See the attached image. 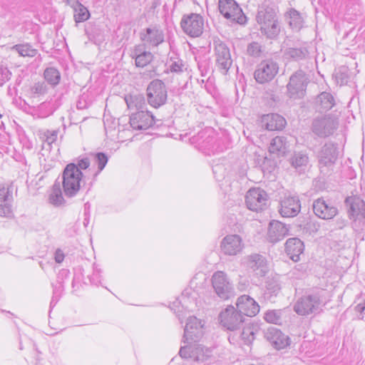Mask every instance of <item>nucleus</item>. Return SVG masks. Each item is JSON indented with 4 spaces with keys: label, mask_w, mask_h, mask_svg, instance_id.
<instances>
[{
    "label": "nucleus",
    "mask_w": 365,
    "mask_h": 365,
    "mask_svg": "<svg viewBox=\"0 0 365 365\" xmlns=\"http://www.w3.org/2000/svg\"><path fill=\"white\" fill-rule=\"evenodd\" d=\"M285 251L292 261L298 262L304 251V244L299 238H289L285 243Z\"/></svg>",
    "instance_id": "nucleus-27"
},
{
    "label": "nucleus",
    "mask_w": 365,
    "mask_h": 365,
    "mask_svg": "<svg viewBox=\"0 0 365 365\" xmlns=\"http://www.w3.org/2000/svg\"><path fill=\"white\" fill-rule=\"evenodd\" d=\"M88 103L87 102L86 98L83 96H81L77 103H76V107L79 110L86 109L88 108Z\"/></svg>",
    "instance_id": "nucleus-50"
},
{
    "label": "nucleus",
    "mask_w": 365,
    "mask_h": 365,
    "mask_svg": "<svg viewBox=\"0 0 365 365\" xmlns=\"http://www.w3.org/2000/svg\"><path fill=\"white\" fill-rule=\"evenodd\" d=\"M289 162L293 168L299 173L303 172L307 167L309 158L305 153L295 152L290 158Z\"/></svg>",
    "instance_id": "nucleus-32"
},
{
    "label": "nucleus",
    "mask_w": 365,
    "mask_h": 365,
    "mask_svg": "<svg viewBox=\"0 0 365 365\" xmlns=\"http://www.w3.org/2000/svg\"><path fill=\"white\" fill-rule=\"evenodd\" d=\"M259 24L260 25V31L262 34L269 38H276L280 31V27L277 19L268 22L266 21Z\"/></svg>",
    "instance_id": "nucleus-33"
},
{
    "label": "nucleus",
    "mask_w": 365,
    "mask_h": 365,
    "mask_svg": "<svg viewBox=\"0 0 365 365\" xmlns=\"http://www.w3.org/2000/svg\"><path fill=\"white\" fill-rule=\"evenodd\" d=\"M345 202L349 206L350 219L354 221L355 226L363 230L365 227V202L357 196L346 197Z\"/></svg>",
    "instance_id": "nucleus-4"
},
{
    "label": "nucleus",
    "mask_w": 365,
    "mask_h": 365,
    "mask_svg": "<svg viewBox=\"0 0 365 365\" xmlns=\"http://www.w3.org/2000/svg\"><path fill=\"white\" fill-rule=\"evenodd\" d=\"M290 26L297 31H299L303 26V19L300 14L295 9H291L289 11Z\"/></svg>",
    "instance_id": "nucleus-41"
},
{
    "label": "nucleus",
    "mask_w": 365,
    "mask_h": 365,
    "mask_svg": "<svg viewBox=\"0 0 365 365\" xmlns=\"http://www.w3.org/2000/svg\"><path fill=\"white\" fill-rule=\"evenodd\" d=\"M230 170V165L225 159H219L214 161L212 172L217 181H222L227 175Z\"/></svg>",
    "instance_id": "nucleus-31"
},
{
    "label": "nucleus",
    "mask_w": 365,
    "mask_h": 365,
    "mask_svg": "<svg viewBox=\"0 0 365 365\" xmlns=\"http://www.w3.org/2000/svg\"><path fill=\"white\" fill-rule=\"evenodd\" d=\"M338 121L336 118L325 115L321 118L313 120L312 132L321 138H326L332 135L337 128Z\"/></svg>",
    "instance_id": "nucleus-10"
},
{
    "label": "nucleus",
    "mask_w": 365,
    "mask_h": 365,
    "mask_svg": "<svg viewBox=\"0 0 365 365\" xmlns=\"http://www.w3.org/2000/svg\"><path fill=\"white\" fill-rule=\"evenodd\" d=\"M247 52L250 55L257 56L261 52V46L257 42H252L247 47Z\"/></svg>",
    "instance_id": "nucleus-48"
},
{
    "label": "nucleus",
    "mask_w": 365,
    "mask_h": 365,
    "mask_svg": "<svg viewBox=\"0 0 365 365\" xmlns=\"http://www.w3.org/2000/svg\"><path fill=\"white\" fill-rule=\"evenodd\" d=\"M279 71V66L277 62L267 59L262 61L257 67L254 76L259 83H265L271 81Z\"/></svg>",
    "instance_id": "nucleus-9"
},
{
    "label": "nucleus",
    "mask_w": 365,
    "mask_h": 365,
    "mask_svg": "<svg viewBox=\"0 0 365 365\" xmlns=\"http://www.w3.org/2000/svg\"><path fill=\"white\" fill-rule=\"evenodd\" d=\"M58 130H46L43 134V139L48 145H51L57 140Z\"/></svg>",
    "instance_id": "nucleus-47"
},
{
    "label": "nucleus",
    "mask_w": 365,
    "mask_h": 365,
    "mask_svg": "<svg viewBox=\"0 0 365 365\" xmlns=\"http://www.w3.org/2000/svg\"><path fill=\"white\" fill-rule=\"evenodd\" d=\"M258 332V327L254 325L245 327L241 333L242 339L245 344H249L255 339V334Z\"/></svg>",
    "instance_id": "nucleus-40"
},
{
    "label": "nucleus",
    "mask_w": 365,
    "mask_h": 365,
    "mask_svg": "<svg viewBox=\"0 0 365 365\" xmlns=\"http://www.w3.org/2000/svg\"><path fill=\"white\" fill-rule=\"evenodd\" d=\"M11 50L16 51L22 57H34L37 53V50L29 43L14 45L11 47Z\"/></svg>",
    "instance_id": "nucleus-36"
},
{
    "label": "nucleus",
    "mask_w": 365,
    "mask_h": 365,
    "mask_svg": "<svg viewBox=\"0 0 365 365\" xmlns=\"http://www.w3.org/2000/svg\"><path fill=\"white\" fill-rule=\"evenodd\" d=\"M236 306L240 313L247 317H254L259 312L258 303L247 294H243L237 298Z\"/></svg>",
    "instance_id": "nucleus-20"
},
{
    "label": "nucleus",
    "mask_w": 365,
    "mask_h": 365,
    "mask_svg": "<svg viewBox=\"0 0 365 365\" xmlns=\"http://www.w3.org/2000/svg\"><path fill=\"white\" fill-rule=\"evenodd\" d=\"M12 190L4 185H0V217H10L12 216L11 201Z\"/></svg>",
    "instance_id": "nucleus-25"
},
{
    "label": "nucleus",
    "mask_w": 365,
    "mask_h": 365,
    "mask_svg": "<svg viewBox=\"0 0 365 365\" xmlns=\"http://www.w3.org/2000/svg\"><path fill=\"white\" fill-rule=\"evenodd\" d=\"M355 309L357 312H362L365 309V303L358 304Z\"/></svg>",
    "instance_id": "nucleus-57"
},
{
    "label": "nucleus",
    "mask_w": 365,
    "mask_h": 365,
    "mask_svg": "<svg viewBox=\"0 0 365 365\" xmlns=\"http://www.w3.org/2000/svg\"><path fill=\"white\" fill-rule=\"evenodd\" d=\"M247 267L252 270L259 277L264 276L268 268L265 258L258 254H252L245 258Z\"/></svg>",
    "instance_id": "nucleus-22"
},
{
    "label": "nucleus",
    "mask_w": 365,
    "mask_h": 365,
    "mask_svg": "<svg viewBox=\"0 0 365 365\" xmlns=\"http://www.w3.org/2000/svg\"><path fill=\"white\" fill-rule=\"evenodd\" d=\"M285 55L298 61L304 58L308 55V51L305 48H289L286 50Z\"/></svg>",
    "instance_id": "nucleus-42"
},
{
    "label": "nucleus",
    "mask_w": 365,
    "mask_h": 365,
    "mask_svg": "<svg viewBox=\"0 0 365 365\" xmlns=\"http://www.w3.org/2000/svg\"><path fill=\"white\" fill-rule=\"evenodd\" d=\"M267 201L266 192L259 187L251 188L247 192L245 202L247 208L252 211H259L263 209Z\"/></svg>",
    "instance_id": "nucleus-14"
},
{
    "label": "nucleus",
    "mask_w": 365,
    "mask_h": 365,
    "mask_svg": "<svg viewBox=\"0 0 365 365\" xmlns=\"http://www.w3.org/2000/svg\"><path fill=\"white\" fill-rule=\"evenodd\" d=\"M218 6L220 14L227 19L238 24L245 22L246 17L235 0H219Z\"/></svg>",
    "instance_id": "nucleus-7"
},
{
    "label": "nucleus",
    "mask_w": 365,
    "mask_h": 365,
    "mask_svg": "<svg viewBox=\"0 0 365 365\" xmlns=\"http://www.w3.org/2000/svg\"><path fill=\"white\" fill-rule=\"evenodd\" d=\"M63 2H65L69 6H71L73 9L79 3L78 0H63Z\"/></svg>",
    "instance_id": "nucleus-56"
},
{
    "label": "nucleus",
    "mask_w": 365,
    "mask_h": 365,
    "mask_svg": "<svg viewBox=\"0 0 365 365\" xmlns=\"http://www.w3.org/2000/svg\"><path fill=\"white\" fill-rule=\"evenodd\" d=\"M127 106L129 108H136L138 110L143 109L144 106L143 97L138 96L130 97V99L125 98Z\"/></svg>",
    "instance_id": "nucleus-45"
},
{
    "label": "nucleus",
    "mask_w": 365,
    "mask_h": 365,
    "mask_svg": "<svg viewBox=\"0 0 365 365\" xmlns=\"http://www.w3.org/2000/svg\"><path fill=\"white\" fill-rule=\"evenodd\" d=\"M130 56L135 58L136 66L142 68L147 66L153 59V54L150 51H144L141 45L136 46Z\"/></svg>",
    "instance_id": "nucleus-30"
},
{
    "label": "nucleus",
    "mask_w": 365,
    "mask_h": 365,
    "mask_svg": "<svg viewBox=\"0 0 365 365\" xmlns=\"http://www.w3.org/2000/svg\"><path fill=\"white\" fill-rule=\"evenodd\" d=\"M308 78L305 73L299 70L294 72L289 78L287 86V91L291 98H302L305 93Z\"/></svg>",
    "instance_id": "nucleus-8"
},
{
    "label": "nucleus",
    "mask_w": 365,
    "mask_h": 365,
    "mask_svg": "<svg viewBox=\"0 0 365 365\" xmlns=\"http://www.w3.org/2000/svg\"><path fill=\"white\" fill-rule=\"evenodd\" d=\"M182 31L190 37L200 36L204 29V19L197 14L184 15L180 21Z\"/></svg>",
    "instance_id": "nucleus-5"
},
{
    "label": "nucleus",
    "mask_w": 365,
    "mask_h": 365,
    "mask_svg": "<svg viewBox=\"0 0 365 365\" xmlns=\"http://www.w3.org/2000/svg\"><path fill=\"white\" fill-rule=\"evenodd\" d=\"M317 103L319 110L323 112L331 109L334 105V99L332 95L327 92H322L318 96Z\"/></svg>",
    "instance_id": "nucleus-35"
},
{
    "label": "nucleus",
    "mask_w": 365,
    "mask_h": 365,
    "mask_svg": "<svg viewBox=\"0 0 365 365\" xmlns=\"http://www.w3.org/2000/svg\"><path fill=\"white\" fill-rule=\"evenodd\" d=\"M45 80L51 86H56L58 84L61 75L59 71L53 67L47 68L43 73Z\"/></svg>",
    "instance_id": "nucleus-38"
},
{
    "label": "nucleus",
    "mask_w": 365,
    "mask_h": 365,
    "mask_svg": "<svg viewBox=\"0 0 365 365\" xmlns=\"http://www.w3.org/2000/svg\"><path fill=\"white\" fill-rule=\"evenodd\" d=\"M83 173L74 163L68 164L62 174V185L64 195L72 197L81 187Z\"/></svg>",
    "instance_id": "nucleus-1"
},
{
    "label": "nucleus",
    "mask_w": 365,
    "mask_h": 365,
    "mask_svg": "<svg viewBox=\"0 0 365 365\" xmlns=\"http://www.w3.org/2000/svg\"><path fill=\"white\" fill-rule=\"evenodd\" d=\"M266 339L278 350L289 346L290 338L275 327H269L264 333Z\"/></svg>",
    "instance_id": "nucleus-16"
},
{
    "label": "nucleus",
    "mask_w": 365,
    "mask_h": 365,
    "mask_svg": "<svg viewBox=\"0 0 365 365\" xmlns=\"http://www.w3.org/2000/svg\"><path fill=\"white\" fill-rule=\"evenodd\" d=\"M212 284L216 294L222 299H228L234 295L232 284L224 272L217 271L213 274Z\"/></svg>",
    "instance_id": "nucleus-3"
},
{
    "label": "nucleus",
    "mask_w": 365,
    "mask_h": 365,
    "mask_svg": "<svg viewBox=\"0 0 365 365\" xmlns=\"http://www.w3.org/2000/svg\"><path fill=\"white\" fill-rule=\"evenodd\" d=\"M244 248L242 237L238 235H228L221 241V252L227 256H235L240 254Z\"/></svg>",
    "instance_id": "nucleus-15"
},
{
    "label": "nucleus",
    "mask_w": 365,
    "mask_h": 365,
    "mask_svg": "<svg viewBox=\"0 0 365 365\" xmlns=\"http://www.w3.org/2000/svg\"><path fill=\"white\" fill-rule=\"evenodd\" d=\"M47 115H48V114L44 115L42 117H46Z\"/></svg>",
    "instance_id": "nucleus-59"
},
{
    "label": "nucleus",
    "mask_w": 365,
    "mask_h": 365,
    "mask_svg": "<svg viewBox=\"0 0 365 365\" xmlns=\"http://www.w3.org/2000/svg\"><path fill=\"white\" fill-rule=\"evenodd\" d=\"M1 117H2V115H1V114H0V118H1Z\"/></svg>",
    "instance_id": "nucleus-60"
},
{
    "label": "nucleus",
    "mask_w": 365,
    "mask_h": 365,
    "mask_svg": "<svg viewBox=\"0 0 365 365\" xmlns=\"http://www.w3.org/2000/svg\"><path fill=\"white\" fill-rule=\"evenodd\" d=\"M49 201L52 205L55 206H58L63 204L64 200L59 183H55L53 185L51 193L49 196Z\"/></svg>",
    "instance_id": "nucleus-39"
},
{
    "label": "nucleus",
    "mask_w": 365,
    "mask_h": 365,
    "mask_svg": "<svg viewBox=\"0 0 365 365\" xmlns=\"http://www.w3.org/2000/svg\"><path fill=\"white\" fill-rule=\"evenodd\" d=\"M277 19L275 9L269 6H262L259 8L257 15L258 24L268 22Z\"/></svg>",
    "instance_id": "nucleus-34"
},
{
    "label": "nucleus",
    "mask_w": 365,
    "mask_h": 365,
    "mask_svg": "<svg viewBox=\"0 0 365 365\" xmlns=\"http://www.w3.org/2000/svg\"><path fill=\"white\" fill-rule=\"evenodd\" d=\"M320 299L318 294L302 297L295 303L294 310L302 316H306L319 311Z\"/></svg>",
    "instance_id": "nucleus-12"
},
{
    "label": "nucleus",
    "mask_w": 365,
    "mask_h": 365,
    "mask_svg": "<svg viewBox=\"0 0 365 365\" xmlns=\"http://www.w3.org/2000/svg\"><path fill=\"white\" fill-rule=\"evenodd\" d=\"M64 259V255L61 251H56L55 254V260L57 263H61Z\"/></svg>",
    "instance_id": "nucleus-55"
},
{
    "label": "nucleus",
    "mask_w": 365,
    "mask_h": 365,
    "mask_svg": "<svg viewBox=\"0 0 365 365\" xmlns=\"http://www.w3.org/2000/svg\"><path fill=\"white\" fill-rule=\"evenodd\" d=\"M214 43L216 66L222 73L226 74L232 64L230 49L220 41H215Z\"/></svg>",
    "instance_id": "nucleus-11"
},
{
    "label": "nucleus",
    "mask_w": 365,
    "mask_h": 365,
    "mask_svg": "<svg viewBox=\"0 0 365 365\" xmlns=\"http://www.w3.org/2000/svg\"><path fill=\"white\" fill-rule=\"evenodd\" d=\"M31 91L33 94L43 95L47 92V86L44 82H37L31 86Z\"/></svg>",
    "instance_id": "nucleus-46"
},
{
    "label": "nucleus",
    "mask_w": 365,
    "mask_h": 365,
    "mask_svg": "<svg viewBox=\"0 0 365 365\" xmlns=\"http://www.w3.org/2000/svg\"><path fill=\"white\" fill-rule=\"evenodd\" d=\"M336 159V148L333 144H325L319 154L320 168L333 165Z\"/></svg>",
    "instance_id": "nucleus-26"
},
{
    "label": "nucleus",
    "mask_w": 365,
    "mask_h": 365,
    "mask_svg": "<svg viewBox=\"0 0 365 365\" xmlns=\"http://www.w3.org/2000/svg\"><path fill=\"white\" fill-rule=\"evenodd\" d=\"M279 290V287L278 284H274L272 285V284H269L267 286V291L265 292V294H269L270 297L272 295V294L276 295Z\"/></svg>",
    "instance_id": "nucleus-49"
},
{
    "label": "nucleus",
    "mask_w": 365,
    "mask_h": 365,
    "mask_svg": "<svg viewBox=\"0 0 365 365\" xmlns=\"http://www.w3.org/2000/svg\"><path fill=\"white\" fill-rule=\"evenodd\" d=\"M0 74L4 75L5 76L2 78L1 81H5L6 80L9 79V73L6 68L3 67H0Z\"/></svg>",
    "instance_id": "nucleus-54"
},
{
    "label": "nucleus",
    "mask_w": 365,
    "mask_h": 365,
    "mask_svg": "<svg viewBox=\"0 0 365 365\" xmlns=\"http://www.w3.org/2000/svg\"><path fill=\"white\" fill-rule=\"evenodd\" d=\"M289 144L284 136L274 138L269 145V152L278 157L284 156L289 150Z\"/></svg>",
    "instance_id": "nucleus-29"
},
{
    "label": "nucleus",
    "mask_w": 365,
    "mask_h": 365,
    "mask_svg": "<svg viewBox=\"0 0 365 365\" xmlns=\"http://www.w3.org/2000/svg\"><path fill=\"white\" fill-rule=\"evenodd\" d=\"M73 10V18L76 23L84 22L90 18L88 9L80 2Z\"/></svg>",
    "instance_id": "nucleus-37"
},
{
    "label": "nucleus",
    "mask_w": 365,
    "mask_h": 365,
    "mask_svg": "<svg viewBox=\"0 0 365 365\" xmlns=\"http://www.w3.org/2000/svg\"><path fill=\"white\" fill-rule=\"evenodd\" d=\"M168 92L164 83L158 79L151 81L147 88L148 103L158 108L166 103Z\"/></svg>",
    "instance_id": "nucleus-2"
},
{
    "label": "nucleus",
    "mask_w": 365,
    "mask_h": 365,
    "mask_svg": "<svg viewBox=\"0 0 365 365\" xmlns=\"http://www.w3.org/2000/svg\"><path fill=\"white\" fill-rule=\"evenodd\" d=\"M46 106V104L43 103H41V104L40 105L39 108H40V109H43V108H44Z\"/></svg>",
    "instance_id": "nucleus-58"
},
{
    "label": "nucleus",
    "mask_w": 365,
    "mask_h": 365,
    "mask_svg": "<svg viewBox=\"0 0 365 365\" xmlns=\"http://www.w3.org/2000/svg\"><path fill=\"white\" fill-rule=\"evenodd\" d=\"M140 39L149 46L156 47L164 41L163 31L158 26L146 28L140 34Z\"/></svg>",
    "instance_id": "nucleus-17"
},
{
    "label": "nucleus",
    "mask_w": 365,
    "mask_h": 365,
    "mask_svg": "<svg viewBox=\"0 0 365 365\" xmlns=\"http://www.w3.org/2000/svg\"><path fill=\"white\" fill-rule=\"evenodd\" d=\"M301 203L297 196L287 195L280 202L279 213L284 217H292L298 215Z\"/></svg>",
    "instance_id": "nucleus-19"
},
{
    "label": "nucleus",
    "mask_w": 365,
    "mask_h": 365,
    "mask_svg": "<svg viewBox=\"0 0 365 365\" xmlns=\"http://www.w3.org/2000/svg\"><path fill=\"white\" fill-rule=\"evenodd\" d=\"M76 165L79 168V170H86L90 165L89 159L87 158H82L78 161L77 165Z\"/></svg>",
    "instance_id": "nucleus-51"
},
{
    "label": "nucleus",
    "mask_w": 365,
    "mask_h": 365,
    "mask_svg": "<svg viewBox=\"0 0 365 365\" xmlns=\"http://www.w3.org/2000/svg\"><path fill=\"white\" fill-rule=\"evenodd\" d=\"M262 127L268 130H282L286 125L285 119L276 113L265 115L262 118Z\"/></svg>",
    "instance_id": "nucleus-28"
},
{
    "label": "nucleus",
    "mask_w": 365,
    "mask_h": 365,
    "mask_svg": "<svg viewBox=\"0 0 365 365\" xmlns=\"http://www.w3.org/2000/svg\"><path fill=\"white\" fill-rule=\"evenodd\" d=\"M108 156L103 153H98L95 155V163L98 165V171L95 173V177L103 170L108 163Z\"/></svg>",
    "instance_id": "nucleus-44"
},
{
    "label": "nucleus",
    "mask_w": 365,
    "mask_h": 365,
    "mask_svg": "<svg viewBox=\"0 0 365 365\" xmlns=\"http://www.w3.org/2000/svg\"><path fill=\"white\" fill-rule=\"evenodd\" d=\"M221 324L228 330H235L244 322V317L238 309L232 306H228L220 314Z\"/></svg>",
    "instance_id": "nucleus-13"
},
{
    "label": "nucleus",
    "mask_w": 365,
    "mask_h": 365,
    "mask_svg": "<svg viewBox=\"0 0 365 365\" xmlns=\"http://www.w3.org/2000/svg\"><path fill=\"white\" fill-rule=\"evenodd\" d=\"M249 287H250L249 281L247 279H242L238 283L237 289L241 292H244V291H246Z\"/></svg>",
    "instance_id": "nucleus-52"
},
{
    "label": "nucleus",
    "mask_w": 365,
    "mask_h": 365,
    "mask_svg": "<svg viewBox=\"0 0 365 365\" xmlns=\"http://www.w3.org/2000/svg\"><path fill=\"white\" fill-rule=\"evenodd\" d=\"M264 319L272 324L282 323V312L279 310H270L265 313Z\"/></svg>",
    "instance_id": "nucleus-43"
},
{
    "label": "nucleus",
    "mask_w": 365,
    "mask_h": 365,
    "mask_svg": "<svg viewBox=\"0 0 365 365\" xmlns=\"http://www.w3.org/2000/svg\"><path fill=\"white\" fill-rule=\"evenodd\" d=\"M289 232L287 225L279 221H272L269 225L267 240L272 243H276L283 240Z\"/></svg>",
    "instance_id": "nucleus-24"
},
{
    "label": "nucleus",
    "mask_w": 365,
    "mask_h": 365,
    "mask_svg": "<svg viewBox=\"0 0 365 365\" xmlns=\"http://www.w3.org/2000/svg\"><path fill=\"white\" fill-rule=\"evenodd\" d=\"M203 325L200 320L195 317H190L187 318L184 329V342L190 341H196L203 334Z\"/></svg>",
    "instance_id": "nucleus-18"
},
{
    "label": "nucleus",
    "mask_w": 365,
    "mask_h": 365,
    "mask_svg": "<svg viewBox=\"0 0 365 365\" xmlns=\"http://www.w3.org/2000/svg\"><path fill=\"white\" fill-rule=\"evenodd\" d=\"M314 214L324 220L332 219L337 214V209L333 205L328 204L323 199H317L313 203Z\"/></svg>",
    "instance_id": "nucleus-23"
},
{
    "label": "nucleus",
    "mask_w": 365,
    "mask_h": 365,
    "mask_svg": "<svg viewBox=\"0 0 365 365\" xmlns=\"http://www.w3.org/2000/svg\"><path fill=\"white\" fill-rule=\"evenodd\" d=\"M179 354L182 358L204 362L211 357L212 350L201 344H193L182 346Z\"/></svg>",
    "instance_id": "nucleus-6"
},
{
    "label": "nucleus",
    "mask_w": 365,
    "mask_h": 365,
    "mask_svg": "<svg viewBox=\"0 0 365 365\" xmlns=\"http://www.w3.org/2000/svg\"><path fill=\"white\" fill-rule=\"evenodd\" d=\"M154 123V116L148 111L139 110L131 115L130 125L135 130H146Z\"/></svg>",
    "instance_id": "nucleus-21"
},
{
    "label": "nucleus",
    "mask_w": 365,
    "mask_h": 365,
    "mask_svg": "<svg viewBox=\"0 0 365 365\" xmlns=\"http://www.w3.org/2000/svg\"><path fill=\"white\" fill-rule=\"evenodd\" d=\"M182 64L180 62H173L170 66V71L172 72H180L182 71Z\"/></svg>",
    "instance_id": "nucleus-53"
}]
</instances>
